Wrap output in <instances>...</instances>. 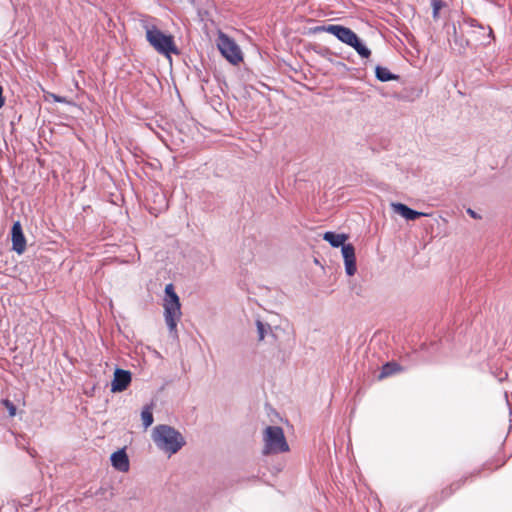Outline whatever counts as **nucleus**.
I'll return each instance as SVG.
<instances>
[{
    "mask_svg": "<svg viewBox=\"0 0 512 512\" xmlns=\"http://www.w3.org/2000/svg\"><path fill=\"white\" fill-rule=\"evenodd\" d=\"M52 98H53V99H54V101H56V102H61V103L66 102L65 98L60 97V96H57V95H54V94L52 95Z\"/></svg>",
    "mask_w": 512,
    "mask_h": 512,
    "instance_id": "aec40b11",
    "label": "nucleus"
},
{
    "mask_svg": "<svg viewBox=\"0 0 512 512\" xmlns=\"http://www.w3.org/2000/svg\"><path fill=\"white\" fill-rule=\"evenodd\" d=\"M376 77L378 80L382 82H387L390 80L397 79V76L392 74L387 68L377 66L375 69Z\"/></svg>",
    "mask_w": 512,
    "mask_h": 512,
    "instance_id": "ddd939ff",
    "label": "nucleus"
},
{
    "mask_svg": "<svg viewBox=\"0 0 512 512\" xmlns=\"http://www.w3.org/2000/svg\"><path fill=\"white\" fill-rule=\"evenodd\" d=\"M443 7V2L441 0H433L432 8H433V17L438 18L439 11Z\"/></svg>",
    "mask_w": 512,
    "mask_h": 512,
    "instance_id": "f3484780",
    "label": "nucleus"
},
{
    "mask_svg": "<svg viewBox=\"0 0 512 512\" xmlns=\"http://www.w3.org/2000/svg\"><path fill=\"white\" fill-rule=\"evenodd\" d=\"M12 244L13 250L18 254H22L25 251L26 240L22 232V227L19 222H15L12 226Z\"/></svg>",
    "mask_w": 512,
    "mask_h": 512,
    "instance_id": "1a4fd4ad",
    "label": "nucleus"
},
{
    "mask_svg": "<svg viewBox=\"0 0 512 512\" xmlns=\"http://www.w3.org/2000/svg\"><path fill=\"white\" fill-rule=\"evenodd\" d=\"M141 419L143 422V426L145 428H148L149 426L152 425L154 418H153L152 408L150 406H145L142 409Z\"/></svg>",
    "mask_w": 512,
    "mask_h": 512,
    "instance_id": "2eb2a0df",
    "label": "nucleus"
},
{
    "mask_svg": "<svg viewBox=\"0 0 512 512\" xmlns=\"http://www.w3.org/2000/svg\"><path fill=\"white\" fill-rule=\"evenodd\" d=\"M391 208L406 220H416L419 217L427 216L426 213L415 211L402 203H391Z\"/></svg>",
    "mask_w": 512,
    "mask_h": 512,
    "instance_id": "9d476101",
    "label": "nucleus"
},
{
    "mask_svg": "<svg viewBox=\"0 0 512 512\" xmlns=\"http://www.w3.org/2000/svg\"><path fill=\"white\" fill-rule=\"evenodd\" d=\"M111 463L120 472H127L129 470V459L124 450L114 452L111 455Z\"/></svg>",
    "mask_w": 512,
    "mask_h": 512,
    "instance_id": "9b49d317",
    "label": "nucleus"
},
{
    "mask_svg": "<svg viewBox=\"0 0 512 512\" xmlns=\"http://www.w3.org/2000/svg\"><path fill=\"white\" fill-rule=\"evenodd\" d=\"M143 27L146 31V39L149 44L160 54L169 56L172 52H177L173 37L165 35L154 25L143 21Z\"/></svg>",
    "mask_w": 512,
    "mask_h": 512,
    "instance_id": "39448f33",
    "label": "nucleus"
},
{
    "mask_svg": "<svg viewBox=\"0 0 512 512\" xmlns=\"http://www.w3.org/2000/svg\"><path fill=\"white\" fill-rule=\"evenodd\" d=\"M400 370V367L396 363H387L383 366L381 373L379 375V379H383L385 377H388L397 371Z\"/></svg>",
    "mask_w": 512,
    "mask_h": 512,
    "instance_id": "dca6fc26",
    "label": "nucleus"
},
{
    "mask_svg": "<svg viewBox=\"0 0 512 512\" xmlns=\"http://www.w3.org/2000/svg\"><path fill=\"white\" fill-rule=\"evenodd\" d=\"M263 453L279 454L289 451V445L286 441L283 429L278 426H268L263 432Z\"/></svg>",
    "mask_w": 512,
    "mask_h": 512,
    "instance_id": "20e7f679",
    "label": "nucleus"
},
{
    "mask_svg": "<svg viewBox=\"0 0 512 512\" xmlns=\"http://www.w3.org/2000/svg\"><path fill=\"white\" fill-rule=\"evenodd\" d=\"M256 328L259 341L264 340V338L272 332L271 326L268 323L262 322L261 320L256 321Z\"/></svg>",
    "mask_w": 512,
    "mask_h": 512,
    "instance_id": "4468645a",
    "label": "nucleus"
},
{
    "mask_svg": "<svg viewBox=\"0 0 512 512\" xmlns=\"http://www.w3.org/2000/svg\"><path fill=\"white\" fill-rule=\"evenodd\" d=\"M319 30L335 36L339 41L354 48L362 58H368L371 55V51L361 42L358 36L350 28L337 24H330L319 28Z\"/></svg>",
    "mask_w": 512,
    "mask_h": 512,
    "instance_id": "7ed1b4c3",
    "label": "nucleus"
},
{
    "mask_svg": "<svg viewBox=\"0 0 512 512\" xmlns=\"http://www.w3.org/2000/svg\"><path fill=\"white\" fill-rule=\"evenodd\" d=\"M151 438L156 447L168 457L178 453L186 445L183 434L166 424L155 426Z\"/></svg>",
    "mask_w": 512,
    "mask_h": 512,
    "instance_id": "f257e3e1",
    "label": "nucleus"
},
{
    "mask_svg": "<svg viewBox=\"0 0 512 512\" xmlns=\"http://www.w3.org/2000/svg\"><path fill=\"white\" fill-rule=\"evenodd\" d=\"M323 239L325 241H327L333 247L341 246V248H343V246L347 245V244H345V242L348 239V236L346 234H337V233L328 231L323 234Z\"/></svg>",
    "mask_w": 512,
    "mask_h": 512,
    "instance_id": "f8f14e48",
    "label": "nucleus"
},
{
    "mask_svg": "<svg viewBox=\"0 0 512 512\" xmlns=\"http://www.w3.org/2000/svg\"><path fill=\"white\" fill-rule=\"evenodd\" d=\"M164 292L163 309L165 323L170 333L176 334L177 324L182 316L180 299L171 283L165 286Z\"/></svg>",
    "mask_w": 512,
    "mask_h": 512,
    "instance_id": "f03ea898",
    "label": "nucleus"
},
{
    "mask_svg": "<svg viewBox=\"0 0 512 512\" xmlns=\"http://www.w3.org/2000/svg\"><path fill=\"white\" fill-rule=\"evenodd\" d=\"M216 44L223 57L230 63L238 64L242 61V52L239 46L226 34L220 32Z\"/></svg>",
    "mask_w": 512,
    "mask_h": 512,
    "instance_id": "423d86ee",
    "label": "nucleus"
},
{
    "mask_svg": "<svg viewBox=\"0 0 512 512\" xmlns=\"http://www.w3.org/2000/svg\"><path fill=\"white\" fill-rule=\"evenodd\" d=\"M344 259L345 272L348 276L355 275L357 271L355 248L352 244H347L341 249Z\"/></svg>",
    "mask_w": 512,
    "mask_h": 512,
    "instance_id": "6e6552de",
    "label": "nucleus"
},
{
    "mask_svg": "<svg viewBox=\"0 0 512 512\" xmlns=\"http://www.w3.org/2000/svg\"><path fill=\"white\" fill-rule=\"evenodd\" d=\"M467 213L474 219H480V215H478L474 210L471 208L467 209Z\"/></svg>",
    "mask_w": 512,
    "mask_h": 512,
    "instance_id": "6ab92c4d",
    "label": "nucleus"
},
{
    "mask_svg": "<svg viewBox=\"0 0 512 512\" xmlns=\"http://www.w3.org/2000/svg\"><path fill=\"white\" fill-rule=\"evenodd\" d=\"M131 383V373L127 370L117 368L114 372V377L111 382L112 392H122Z\"/></svg>",
    "mask_w": 512,
    "mask_h": 512,
    "instance_id": "0eeeda50",
    "label": "nucleus"
},
{
    "mask_svg": "<svg viewBox=\"0 0 512 512\" xmlns=\"http://www.w3.org/2000/svg\"><path fill=\"white\" fill-rule=\"evenodd\" d=\"M5 406L7 407L8 411H9V415L10 416H15L16 414V407L8 400H6L4 402Z\"/></svg>",
    "mask_w": 512,
    "mask_h": 512,
    "instance_id": "a211bd4d",
    "label": "nucleus"
}]
</instances>
